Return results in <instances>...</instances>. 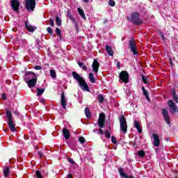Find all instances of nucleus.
<instances>
[{
	"instance_id": "obj_33",
	"label": "nucleus",
	"mask_w": 178,
	"mask_h": 178,
	"mask_svg": "<svg viewBox=\"0 0 178 178\" xmlns=\"http://www.w3.org/2000/svg\"><path fill=\"white\" fill-rule=\"evenodd\" d=\"M142 80L144 84H147L148 83V76H142Z\"/></svg>"
},
{
	"instance_id": "obj_8",
	"label": "nucleus",
	"mask_w": 178,
	"mask_h": 178,
	"mask_svg": "<svg viewBox=\"0 0 178 178\" xmlns=\"http://www.w3.org/2000/svg\"><path fill=\"white\" fill-rule=\"evenodd\" d=\"M168 105L170 108V113L173 115L178 112V107L177 106H176V104H175V102H173V100H169L168 102Z\"/></svg>"
},
{
	"instance_id": "obj_35",
	"label": "nucleus",
	"mask_w": 178,
	"mask_h": 178,
	"mask_svg": "<svg viewBox=\"0 0 178 178\" xmlns=\"http://www.w3.org/2000/svg\"><path fill=\"white\" fill-rule=\"evenodd\" d=\"M35 175L38 178H42V175H41V172H40V170H37L35 172Z\"/></svg>"
},
{
	"instance_id": "obj_6",
	"label": "nucleus",
	"mask_w": 178,
	"mask_h": 178,
	"mask_svg": "<svg viewBox=\"0 0 178 178\" xmlns=\"http://www.w3.org/2000/svg\"><path fill=\"white\" fill-rule=\"evenodd\" d=\"M25 8L27 10L34 12V9H35V0H26Z\"/></svg>"
},
{
	"instance_id": "obj_43",
	"label": "nucleus",
	"mask_w": 178,
	"mask_h": 178,
	"mask_svg": "<svg viewBox=\"0 0 178 178\" xmlns=\"http://www.w3.org/2000/svg\"><path fill=\"white\" fill-rule=\"evenodd\" d=\"M97 134H101V135L104 134V131H102V129H98Z\"/></svg>"
},
{
	"instance_id": "obj_28",
	"label": "nucleus",
	"mask_w": 178,
	"mask_h": 178,
	"mask_svg": "<svg viewBox=\"0 0 178 178\" xmlns=\"http://www.w3.org/2000/svg\"><path fill=\"white\" fill-rule=\"evenodd\" d=\"M56 24L58 26L62 25V20H60V18H59V17H56Z\"/></svg>"
},
{
	"instance_id": "obj_22",
	"label": "nucleus",
	"mask_w": 178,
	"mask_h": 178,
	"mask_svg": "<svg viewBox=\"0 0 178 178\" xmlns=\"http://www.w3.org/2000/svg\"><path fill=\"white\" fill-rule=\"evenodd\" d=\"M85 115L88 118H91V112L90 111V108L88 107H86L85 108Z\"/></svg>"
},
{
	"instance_id": "obj_53",
	"label": "nucleus",
	"mask_w": 178,
	"mask_h": 178,
	"mask_svg": "<svg viewBox=\"0 0 178 178\" xmlns=\"http://www.w3.org/2000/svg\"><path fill=\"white\" fill-rule=\"evenodd\" d=\"M97 131H98V129H94V130H93V131H94L95 133H97Z\"/></svg>"
},
{
	"instance_id": "obj_30",
	"label": "nucleus",
	"mask_w": 178,
	"mask_h": 178,
	"mask_svg": "<svg viewBox=\"0 0 178 178\" xmlns=\"http://www.w3.org/2000/svg\"><path fill=\"white\" fill-rule=\"evenodd\" d=\"M138 155L140 158H144L145 156V152L144 150H140L138 152Z\"/></svg>"
},
{
	"instance_id": "obj_37",
	"label": "nucleus",
	"mask_w": 178,
	"mask_h": 178,
	"mask_svg": "<svg viewBox=\"0 0 178 178\" xmlns=\"http://www.w3.org/2000/svg\"><path fill=\"white\" fill-rule=\"evenodd\" d=\"M105 137H106V138H111V133H109V131H105Z\"/></svg>"
},
{
	"instance_id": "obj_16",
	"label": "nucleus",
	"mask_w": 178,
	"mask_h": 178,
	"mask_svg": "<svg viewBox=\"0 0 178 178\" xmlns=\"http://www.w3.org/2000/svg\"><path fill=\"white\" fill-rule=\"evenodd\" d=\"M63 134L65 140H69V138H70V132L69 131V129H67V128H64L63 129Z\"/></svg>"
},
{
	"instance_id": "obj_27",
	"label": "nucleus",
	"mask_w": 178,
	"mask_h": 178,
	"mask_svg": "<svg viewBox=\"0 0 178 178\" xmlns=\"http://www.w3.org/2000/svg\"><path fill=\"white\" fill-rule=\"evenodd\" d=\"M97 99H98L99 104H102V102H104V101L105 99L104 98V95H99L97 96Z\"/></svg>"
},
{
	"instance_id": "obj_38",
	"label": "nucleus",
	"mask_w": 178,
	"mask_h": 178,
	"mask_svg": "<svg viewBox=\"0 0 178 178\" xmlns=\"http://www.w3.org/2000/svg\"><path fill=\"white\" fill-rule=\"evenodd\" d=\"M111 141L113 144H116V143H118V140L116 139V138H115V136L111 137Z\"/></svg>"
},
{
	"instance_id": "obj_20",
	"label": "nucleus",
	"mask_w": 178,
	"mask_h": 178,
	"mask_svg": "<svg viewBox=\"0 0 178 178\" xmlns=\"http://www.w3.org/2000/svg\"><path fill=\"white\" fill-rule=\"evenodd\" d=\"M78 12H79L80 16L82 17V19H83L84 20H86L87 19V17H86V14H84V10H83V9L79 8Z\"/></svg>"
},
{
	"instance_id": "obj_10",
	"label": "nucleus",
	"mask_w": 178,
	"mask_h": 178,
	"mask_svg": "<svg viewBox=\"0 0 178 178\" xmlns=\"http://www.w3.org/2000/svg\"><path fill=\"white\" fill-rule=\"evenodd\" d=\"M129 47L134 55H137L138 54V51L137 50V44H136L134 40H131L129 41Z\"/></svg>"
},
{
	"instance_id": "obj_31",
	"label": "nucleus",
	"mask_w": 178,
	"mask_h": 178,
	"mask_svg": "<svg viewBox=\"0 0 178 178\" xmlns=\"http://www.w3.org/2000/svg\"><path fill=\"white\" fill-rule=\"evenodd\" d=\"M37 91H38L37 95L38 97H40V95H42V94L44 93V89L37 88Z\"/></svg>"
},
{
	"instance_id": "obj_42",
	"label": "nucleus",
	"mask_w": 178,
	"mask_h": 178,
	"mask_svg": "<svg viewBox=\"0 0 178 178\" xmlns=\"http://www.w3.org/2000/svg\"><path fill=\"white\" fill-rule=\"evenodd\" d=\"M173 97V99L174 101H175L176 104H178V97H177V95L175 96H172Z\"/></svg>"
},
{
	"instance_id": "obj_46",
	"label": "nucleus",
	"mask_w": 178,
	"mask_h": 178,
	"mask_svg": "<svg viewBox=\"0 0 178 178\" xmlns=\"http://www.w3.org/2000/svg\"><path fill=\"white\" fill-rule=\"evenodd\" d=\"M38 155H39L40 158H42L44 154L41 152H38Z\"/></svg>"
},
{
	"instance_id": "obj_18",
	"label": "nucleus",
	"mask_w": 178,
	"mask_h": 178,
	"mask_svg": "<svg viewBox=\"0 0 178 178\" xmlns=\"http://www.w3.org/2000/svg\"><path fill=\"white\" fill-rule=\"evenodd\" d=\"M106 50L107 51L108 55H109L110 56H113V49H112L111 46L106 45Z\"/></svg>"
},
{
	"instance_id": "obj_40",
	"label": "nucleus",
	"mask_w": 178,
	"mask_h": 178,
	"mask_svg": "<svg viewBox=\"0 0 178 178\" xmlns=\"http://www.w3.org/2000/svg\"><path fill=\"white\" fill-rule=\"evenodd\" d=\"M79 140L81 144H84V143H86V139L83 137H80Z\"/></svg>"
},
{
	"instance_id": "obj_50",
	"label": "nucleus",
	"mask_w": 178,
	"mask_h": 178,
	"mask_svg": "<svg viewBox=\"0 0 178 178\" xmlns=\"http://www.w3.org/2000/svg\"><path fill=\"white\" fill-rule=\"evenodd\" d=\"M67 177H68V178H73V175H72V174H69V175H67Z\"/></svg>"
},
{
	"instance_id": "obj_32",
	"label": "nucleus",
	"mask_w": 178,
	"mask_h": 178,
	"mask_svg": "<svg viewBox=\"0 0 178 178\" xmlns=\"http://www.w3.org/2000/svg\"><path fill=\"white\" fill-rule=\"evenodd\" d=\"M47 23L51 26V27H54L55 26V23L54 22V19L52 18H50L49 20H47Z\"/></svg>"
},
{
	"instance_id": "obj_44",
	"label": "nucleus",
	"mask_w": 178,
	"mask_h": 178,
	"mask_svg": "<svg viewBox=\"0 0 178 178\" xmlns=\"http://www.w3.org/2000/svg\"><path fill=\"white\" fill-rule=\"evenodd\" d=\"M172 97H175V96L177 95L176 94V90H175V89H173V90H172Z\"/></svg>"
},
{
	"instance_id": "obj_39",
	"label": "nucleus",
	"mask_w": 178,
	"mask_h": 178,
	"mask_svg": "<svg viewBox=\"0 0 178 178\" xmlns=\"http://www.w3.org/2000/svg\"><path fill=\"white\" fill-rule=\"evenodd\" d=\"M108 4H109L110 6H115V3L113 0H109Z\"/></svg>"
},
{
	"instance_id": "obj_2",
	"label": "nucleus",
	"mask_w": 178,
	"mask_h": 178,
	"mask_svg": "<svg viewBox=\"0 0 178 178\" xmlns=\"http://www.w3.org/2000/svg\"><path fill=\"white\" fill-rule=\"evenodd\" d=\"M72 76L74 79L78 81L79 86L81 87V90H83V91L90 92L88 84H87V82H86V80H84L83 77L80 76V75L76 72H72Z\"/></svg>"
},
{
	"instance_id": "obj_9",
	"label": "nucleus",
	"mask_w": 178,
	"mask_h": 178,
	"mask_svg": "<svg viewBox=\"0 0 178 178\" xmlns=\"http://www.w3.org/2000/svg\"><path fill=\"white\" fill-rule=\"evenodd\" d=\"M10 5L13 10L16 13H19V8H20V2H19V0H11Z\"/></svg>"
},
{
	"instance_id": "obj_48",
	"label": "nucleus",
	"mask_w": 178,
	"mask_h": 178,
	"mask_svg": "<svg viewBox=\"0 0 178 178\" xmlns=\"http://www.w3.org/2000/svg\"><path fill=\"white\" fill-rule=\"evenodd\" d=\"M6 84H8V86H9V85H10V83H12V81H10V80H6Z\"/></svg>"
},
{
	"instance_id": "obj_29",
	"label": "nucleus",
	"mask_w": 178,
	"mask_h": 178,
	"mask_svg": "<svg viewBox=\"0 0 178 178\" xmlns=\"http://www.w3.org/2000/svg\"><path fill=\"white\" fill-rule=\"evenodd\" d=\"M142 90L143 92V95H145V97H146L147 99H149V97H148V92H147V90H145V88H144V86L142 87Z\"/></svg>"
},
{
	"instance_id": "obj_23",
	"label": "nucleus",
	"mask_w": 178,
	"mask_h": 178,
	"mask_svg": "<svg viewBox=\"0 0 178 178\" xmlns=\"http://www.w3.org/2000/svg\"><path fill=\"white\" fill-rule=\"evenodd\" d=\"M89 80L90 81V83H95V78L94 77V74L92 73H89Z\"/></svg>"
},
{
	"instance_id": "obj_7",
	"label": "nucleus",
	"mask_w": 178,
	"mask_h": 178,
	"mask_svg": "<svg viewBox=\"0 0 178 178\" xmlns=\"http://www.w3.org/2000/svg\"><path fill=\"white\" fill-rule=\"evenodd\" d=\"M119 77L120 81H122V83H125L126 84L129 83V73L127 71H122Z\"/></svg>"
},
{
	"instance_id": "obj_49",
	"label": "nucleus",
	"mask_w": 178,
	"mask_h": 178,
	"mask_svg": "<svg viewBox=\"0 0 178 178\" xmlns=\"http://www.w3.org/2000/svg\"><path fill=\"white\" fill-rule=\"evenodd\" d=\"M117 67L118 69H120V63H117Z\"/></svg>"
},
{
	"instance_id": "obj_5",
	"label": "nucleus",
	"mask_w": 178,
	"mask_h": 178,
	"mask_svg": "<svg viewBox=\"0 0 178 178\" xmlns=\"http://www.w3.org/2000/svg\"><path fill=\"white\" fill-rule=\"evenodd\" d=\"M6 115L8 120V126L10 127V130H11L12 132L16 131V127H15V124L13 123V118H12V112H10V111L6 109Z\"/></svg>"
},
{
	"instance_id": "obj_13",
	"label": "nucleus",
	"mask_w": 178,
	"mask_h": 178,
	"mask_svg": "<svg viewBox=\"0 0 178 178\" xmlns=\"http://www.w3.org/2000/svg\"><path fill=\"white\" fill-rule=\"evenodd\" d=\"M152 137L154 138L153 145L154 147H159V145L161 144V140H159V136L156 134H153Z\"/></svg>"
},
{
	"instance_id": "obj_25",
	"label": "nucleus",
	"mask_w": 178,
	"mask_h": 178,
	"mask_svg": "<svg viewBox=\"0 0 178 178\" xmlns=\"http://www.w3.org/2000/svg\"><path fill=\"white\" fill-rule=\"evenodd\" d=\"M119 173L120 174V176H122V177H124V178L127 177V175L124 173V171H123V168L119 169Z\"/></svg>"
},
{
	"instance_id": "obj_34",
	"label": "nucleus",
	"mask_w": 178,
	"mask_h": 178,
	"mask_svg": "<svg viewBox=\"0 0 178 178\" xmlns=\"http://www.w3.org/2000/svg\"><path fill=\"white\" fill-rule=\"evenodd\" d=\"M56 33L57 35H59V37L62 36V31L59 29V28L56 29Z\"/></svg>"
},
{
	"instance_id": "obj_52",
	"label": "nucleus",
	"mask_w": 178,
	"mask_h": 178,
	"mask_svg": "<svg viewBox=\"0 0 178 178\" xmlns=\"http://www.w3.org/2000/svg\"><path fill=\"white\" fill-rule=\"evenodd\" d=\"M125 178H134V177H133V176H131V175H130V176L127 175V177H125Z\"/></svg>"
},
{
	"instance_id": "obj_21",
	"label": "nucleus",
	"mask_w": 178,
	"mask_h": 178,
	"mask_svg": "<svg viewBox=\"0 0 178 178\" xmlns=\"http://www.w3.org/2000/svg\"><path fill=\"white\" fill-rule=\"evenodd\" d=\"M9 172H10V168L9 167H6V168L3 169V175L6 177H9Z\"/></svg>"
},
{
	"instance_id": "obj_4",
	"label": "nucleus",
	"mask_w": 178,
	"mask_h": 178,
	"mask_svg": "<svg viewBox=\"0 0 178 178\" xmlns=\"http://www.w3.org/2000/svg\"><path fill=\"white\" fill-rule=\"evenodd\" d=\"M120 120V131L123 134H126L127 133V121L126 120V118L124 115H120L119 118Z\"/></svg>"
},
{
	"instance_id": "obj_47",
	"label": "nucleus",
	"mask_w": 178,
	"mask_h": 178,
	"mask_svg": "<svg viewBox=\"0 0 178 178\" xmlns=\"http://www.w3.org/2000/svg\"><path fill=\"white\" fill-rule=\"evenodd\" d=\"M69 162H70V163H72V165L74 164V161H73V159H69Z\"/></svg>"
},
{
	"instance_id": "obj_41",
	"label": "nucleus",
	"mask_w": 178,
	"mask_h": 178,
	"mask_svg": "<svg viewBox=\"0 0 178 178\" xmlns=\"http://www.w3.org/2000/svg\"><path fill=\"white\" fill-rule=\"evenodd\" d=\"M33 69H35V70H41V69H42V67L40 66V65H35Z\"/></svg>"
},
{
	"instance_id": "obj_24",
	"label": "nucleus",
	"mask_w": 178,
	"mask_h": 178,
	"mask_svg": "<svg viewBox=\"0 0 178 178\" xmlns=\"http://www.w3.org/2000/svg\"><path fill=\"white\" fill-rule=\"evenodd\" d=\"M78 65L80 67H82L83 70L87 71V66L84 65V63H81L80 61L78 62Z\"/></svg>"
},
{
	"instance_id": "obj_45",
	"label": "nucleus",
	"mask_w": 178,
	"mask_h": 178,
	"mask_svg": "<svg viewBox=\"0 0 178 178\" xmlns=\"http://www.w3.org/2000/svg\"><path fill=\"white\" fill-rule=\"evenodd\" d=\"M1 98H2V99H6V95L5 93H3L1 95Z\"/></svg>"
},
{
	"instance_id": "obj_14",
	"label": "nucleus",
	"mask_w": 178,
	"mask_h": 178,
	"mask_svg": "<svg viewBox=\"0 0 178 178\" xmlns=\"http://www.w3.org/2000/svg\"><path fill=\"white\" fill-rule=\"evenodd\" d=\"M61 106H63V109H66V106H67V102L66 101V97H65V92L61 93Z\"/></svg>"
},
{
	"instance_id": "obj_19",
	"label": "nucleus",
	"mask_w": 178,
	"mask_h": 178,
	"mask_svg": "<svg viewBox=\"0 0 178 178\" xmlns=\"http://www.w3.org/2000/svg\"><path fill=\"white\" fill-rule=\"evenodd\" d=\"M25 27L28 31H30L31 33H33V31H35V26H33L31 25H29L27 24H25Z\"/></svg>"
},
{
	"instance_id": "obj_26",
	"label": "nucleus",
	"mask_w": 178,
	"mask_h": 178,
	"mask_svg": "<svg viewBox=\"0 0 178 178\" xmlns=\"http://www.w3.org/2000/svg\"><path fill=\"white\" fill-rule=\"evenodd\" d=\"M50 76L53 79H56V72L55 71V70H50Z\"/></svg>"
},
{
	"instance_id": "obj_36",
	"label": "nucleus",
	"mask_w": 178,
	"mask_h": 178,
	"mask_svg": "<svg viewBox=\"0 0 178 178\" xmlns=\"http://www.w3.org/2000/svg\"><path fill=\"white\" fill-rule=\"evenodd\" d=\"M47 30L49 34H54V30H52L51 27L49 26Z\"/></svg>"
},
{
	"instance_id": "obj_3",
	"label": "nucleus",
	"mask_w": 178,
	"mask_h": 178,
	"mask_svg": "<svg viewBox=\"0 0 178 178\" xmlns=\"http://www.w3.org/2000/svg\"><path fill=\"white\" fill-rule=\"evenodd\" d=\"M127 20L134 23V24H136V26H140L143 24V19L140 18V13L137 12H134L131 14L130 17H127Z\"/></svg>"
},
{
	"instance_id": "obj_11",
	"label": "nucleus",
	"mask_w": 178,
	"mask_h": 178,
	"mask_svg": "<svg viewBox=\"0 0 178 178\" xmlns=\"http://www.w3.org/2000/svg\"><path fill=\"white\" fill-rule=\"evenodd\" d=\"M105 113H100L98 119V124L99 127H100L101 129L104 128V126L105 125Z\"/></svg>"
},
{
	"instance_id": "obj_1",
	"label": "nucleus",
	"mask_w": 178,
	"mask_h": 178,
	"mask_svg": "<svg viewBox=\"0 0 178 178\" xmlns=\"http://www.w3.org/2000/svg\"><path fill=\"white\" fill-rule=\"evenodd\" d=\"M24 80L29 88H33L37 84V75L33 72H25Z\"/></svg>"
},
{
	"instance_id": "obj_12",
	"label": "nucleus",
	"mask_w": 178,
	"mask_h": 178,
	"mask_svg": "<svg viewBox=\"0 0 178 178\" xmlns=\"http://www.w3.org/2000/svg\"><path fill=\"white\" fill-rule=\"evenodd\" d=\"M162 115L164 118V120L167 123V124H169L170 123V117H169V111L166 110V108L162 109Z\"/></svg>"
},
{
	"instance_id": "obj_17",
	"label": "nucleus",
	"mask_w": 178,
	"mask_h": 178,
	"mask_svg": "<svg viewBox=\"0 0 178 178\" xmlns=\"http://www.w3.org/2000/svg\"><path fill=\"white\" fill-rule=\"evenodd\" d=\"M134 123L136 129L138 130V133H143V129H141V124H140V122L135 120Z\"/></svg>"
},
{
	"instance_id": "obj_51",
	"label": "nucleus",
	"mask_w": 178,
	"mask_h": 178,
	"mask_svg": "<svg viewBox=\"0 0 178 178\" xmlns=\"http://www.w3.org/2000/svg\"><path fill=\"white\" fill-rule=\"evenodd\" d=\"M85 3H88L90 2V0H83Z\"/></svg>"
},
{
	"instance_id": "obj_15",
	"label": "nucleus",
	"mask_w": 178,
	"mask_h": 178,
	"mask_svg": "<svg viewBox=\"0 0 178 178\" xmlns=\"http://www.w3.org/2000/svg\"><path fill=\"white\" fill-rule=\"evenodd\" d=\"M92 67L95 73L98 72V70L99 69V63L98 62V60H94L92 65Z\"/></svg>"
}]
</instances>
